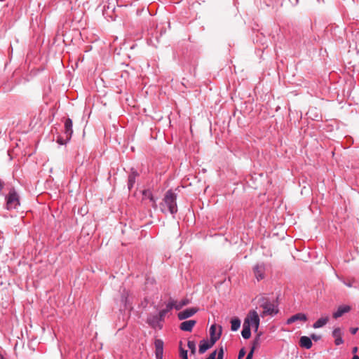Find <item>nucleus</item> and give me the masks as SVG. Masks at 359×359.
Returning a JSON list of instances; mask_svg holds the SVG:
<instances>
[{
  "mask_svg": "<svg viewBox=\"0 0 359 359\" xmlns=\"http://www.w3.org/2000/svg\"><path fill=\"white\" fill-rule=\"evenodd\" d=\"M183 359H188V358H183Z\"/></svg>",
  "mask_w": 359,
  "mask_h": 359,
  "instance_id": "nucleus-33",
  "label": "nucleus"
},
{
  "mask_svg": "<svg viewBox=\"0 0 359 359\" xmlns=\"http://www.w3.org/2000/svg\"><path fill=\"white\" fill-rule=\"evenodd\" d=\"M300 346H302V347H304L306 348H310L312 346V342H311V340L309 337H302L300 338Z\"/></svg>",
  "mask_w": 359,
  "mask_h": 359,
  "instance_id": "nucleus-14",
  "label": "nucleus"
},
{
  "mask_svg": "<svg viewBox=\"0 0 359 359\" xmlns=\"http://www.w3.org/2000/svg\"><path fill=\"white\" fill-rule=\"evenodd\" d=\"M65 133L67 138H70L72 133V122L70 119H67L65 122Z\"/></svg>",
  "mask_w": 359,
  "mask_h": 359,
  "instance_id": "nucleus-17",
  "label": "nucleus"
},
{
  "mask_svg": "<svg viewBox=\"0 0 359 359\" xmlns=\"http://www.w3.org/2000/svg\"><path fill=\"white\" fill-rule=\"evenodd\" d=\"M168 311L164 309L161 311L158 316H154L148 319L149 323L154 327H161V321L162 320L163 316Z\"/></svg>",
  "mask_w": 359,
  "mask_h": 359,
  "instance_id": "nucleus-5",
  "label": "nucleus"
},
{
  "mask_svg": "<svg viewBox=\"0 0 359 359\" xmlns=\"http://www.w3.org/2000/svg\"><path fill=\"white\" fill-rule=\"evenodd\" d=\"M261 335H262L261 332L258 333L257 337L254 339V341L252 342V348L253 349H255V348H257L259 346V338H260Z\"/></svg>",
  "mask_w": 359,
  "mask_h": 359,
  "instance_id": "nucleus-20",
  "label": "nucleus"
},
{
  "mask_svg": "<svg viewBox=\"0 0 359 359\" xmlns=\"http://www.w3.org/2000/svg\"><path fill=\"white\" fill-rule=\"evenodd\" d=\"M189 304V300L185 299L181 301H172L167 305V310L169 311L170 309L175 308L177 310L182 309L184 306Z\"/></svg>",
  "mask_w": 359,
  "mask_h": 359,
  "instance_id": "nucleus-7",
  "label": "nucleus"
},
{
  "mask_svg": "<svg viewBox=\"0 0 359 359\" xmlns=\"http://www.w3.org/2000/svg\"><path fill=\"white\" fill-rule=\"evenodd\" d=\"M218 351L212 352L207 359H217Z\"/></svg>",
  "mask_w": 359,
  "mask_h": 359,
  "instance_id": "nucleus-24",
  "label": "nucleus"
},
{
  "mask_svg": "<svg viewBox=\"0 0 359 359\" xmlns=\"http://www.w3.org/2000/svg\"><path fill=\"white\" fill-rule=\"evenodd\" d=\"M58 142H59L60 144H65V142H64L61 139L58 140Z\"/></svg>",
  "mask_w": 359,
  "mask_h": 359,
  "instance_id": "nucleus-31",
  "label": "nucleus"
},
{
  "mask_svg": "<svg viewBox=\"0 0 359 359\" xmlns=\"http://www.w3.org/2000/svg\"><path fill=\"white\" fill-rule=\"evenodd\" d=\"M210 341L212 343H215L216 341L219 338L221 334V327L216 325H212L210 330Z\"/></svg>",
  "mask_w": 359,
  "mask_h": 359,
  "instance_id": "nucleus-8",
  "label": "nucleus"
},
{
  "mask_svg": "<svg viewBox=\"0 0 359 359\" xmlns=\"http://www.w3.org/2000/svg\"><path fill=\"white\" fill-rule=\"evenodd\" d=\"M351 310V306L348 305H342L338 307L337 311L333 313V317L334 318H338L341 317L346 313H348Z\"/></svg>",
  "mask_w": 359,
  "mask_h": 359,
  "instance_id": "nucleus-11",
  "label": "nucleus"
},
{
  "mask_svg": "<svg viewBox=\"0 0 359 359\" xmlns=\"http://www.w3.org/2000/svg\"><path fill=\"white\" fill-rule=\"evenodd\" d=\"M196 324V321L193 320L184 321L180 325L181 330L184 331H191Z\"/></svg>",
  "mask_w": 359,
  "mask_h": 359,
  "instance_id": "nucleus-12",
  "label": "nucleus"
},
{
  "mask_svg": "<svg viewBox=\"0 0 359 359\" xmlns=\"http://www.w3.org/2000/svg\"><path fill=\"white\" fill-rule=\"evenodd\" d=\"M344 334L343 330L340 327H336L332 332V337L334 339V344L337 346L342 344L344 341L342 339V336Z\"/></svg>",
  "mask_w": 359,
  "mask_h": 359,
  "instance_id": "nucleus-9",
  "label": "nucleus"
},
{
  "mask_svg": "<svg viewBox=\"0 0 359 359\" xmlns=\"http://www.w3.org/2000/svg\"><path fill=\"white\" fill-rule=\"evenodd\" d=\"M188 347L190 349L192 354H194L196 351V344L194 341H188Z\"/></svg>",
  "mask_w": 359,
  "mask_h": 359,
  "instance_id": "nucleus-22",
  "label": "nucleus"
},
{
  "mask_svg": "<svg viewBox=\"0 0 359 359\" xmlns=\"http://www.w3.org/2000/svg\"><path fill=\"white\" fill-rule=\"evenodd\" d=\"M312 339L315 341H318L319 339H320V336H318V335H316V334H313L311 336Z\"/></svg>",
  "mask_w": 359,
  "mask_h": 359,
  "instance_id": "nucleus-28",
  "label": "nucleus"
},
{
  "mask_svg": "<svg viewBox=\"0 0 359 359\" xmlns=\"http://www.w3.org/2000/svg\"><path fill=\"white\" fill-rule=\"evenodd\" d=\"M254 351H255V349H253V348H251V351H250V352L248 353V356H247L246 359H252V355H253Z\"/></svg>",
  "mask_w": 359,
  "mask_h": 359,
  "instance_id": "nucleus-27",
  "label": "nucleus"
},
{
  "mask_svg": "<svg viewBox=\"0 0 359 359\" xmlns=\"http://www.w3.org/2000/svg\"><path fill=\"white\" fill-rule=\"evenodd\" d=\"M163 341L156 339L154 341L155 356L156 359H163Z\"/></svg>",
  "mask_w": 359,
  "mask_h": 359,
  "instance_id": "nucleus-6",
  "label": "nucleus"
},
{
  "mask_svg": "<svg viewBox=\"0 0 359 359\" xmlns=\"http://www.w3.org/2000/svg\"><path fill=\"white\" fill-rule=\"evenodd\" d=\"M19 205L18 196L14 190H11L6 198V206L8 209L16 208Z\"/></svg>",
  "mask_w": 359,
  "mask_h": 359,
  "instance_id": "nucleus-4",
  "label": "nucleus"
},
{
  "mask_svg": "<svg viewBox=\"0 0 359 359\" xmlns=\"http://www.w3.org/2000/svg\"><path fill=\"white\" fill-rule=\"evenodd\" d=\"M180 355L182 358V359L188 358L187 351L182 348V342L180 343Z\"/></svg>",
  "mask_w": 359,
  "mask_h": 359,
  "instance_id": "nucleus-21",
  "label": "nucleus"
},
{
  "mask_svg": "<svg viewBox=\"0 0 359 359\" xmlns=\"http://www.w3.org/2000/svg\"><path fill=\"white\" fill-rule=\"evenodd\" d=\"M254 273L257 280L262 279L263 278L264 267L262 266H257L254 269Z\"/></svg>",
  "mask_w": 359,
  "mask_h": 359,
  "instance_id": "nucleus-19",
  "label": "nucleus"
},
{
  "mask_svg": "<svg viewBox=\"0 0 359 359\" xmlns=\"http://www.w3.org/2000/svg\"><path fill=\"white\" fill-rule=\"evenodd\" d=\"M215 343H212V341H201L200 346H199V351L200 353H203L205 351H207L208 348H210Z\"/></svg>",
  "mask_w": 359,
  "mask_h": 359,
  "instance_id": "nucleus-15",
  "label": "nucleus"
},
{
  "mask_svg": "<svg viewBox=\"0 0 359 359\" xmlns=\"http://www.w3.org/2000/svg\"><path fill=\"white\" fill-rule=\"evenodd\" d=\"M241 326V320L238 318H233L231 320V329L232 331H237Z\"/></svg>",
  "mask_w": 359,
  "mask_h": 359,
  "instance_id": "nucleus-18",
  "label": "nucleus"
},
{
  "mask_svg": "<svg viewBox=\"0 0 359 359\" xmlns=\"http://www.w3.org/2000/svg\"><path fill=\"white\" fill-rule=\"evenodd\" d=\"M260 307L262 308V316L267 315H273L276 313L278 310L276 309L274 304L269 302L267 299H263L260 303Z\"/></svg>",
  "mask_w": 359,
  "mask_h": 359,
  "instance_id": "nucleus-3",
  "label": "nucleus"
},
{
  "mask_svg": "<svg viewBox=\"0 0 359 359\" xmlns=\"http://www.w3.org/2000/svg\"><path fill=\"white\" fill-rule=\"evenodd\" d=\"M135 182L134 177L133 176H130L129 181H128V188L131 189V187L133 186V184Z\"/></svg>",
  "mask_w": 359,
  "mask_h": 359,
  "instance_id": "nucleus-25",
  "label": "nucleus"
},
{
  "mask_svg": "<svg viewBox=\"0 0 359 359\" xmlns=\"http://www.w3.org/2000/svg\"><path fill=\"white\" fill-rule=\"evenodd\" d=\"M144 195L145 196H147L148 195V196H149V197H150L151 201H154L153 197H152V196H150V194H149V193L148 191H144Z\"/></svg>",
  "mask_w": 359,
  "mask_h": 359,
  "instance_id": "nucleus-29",
  "label": "nucleus"
},
{
  "mask_svg": "<svg viewBox=\"0 0 359 359\" xmlns=\"http://www.w3.org/2000/svg\"><path fill=\"white\" fill-rule=\"evenodd\" d=\"M165 208H168L171 214L177 212V205L175 203V196L173 193L168 191L164 198V202L161 205V210L165 211Z\"/></svg>",
  "mask_w": 359,
  "mask_h": 359,
  "instance_id": "nucleus-2",
  "label": "nucleus"
},
{
  "mask_svg": "<svg viewBox=\"0 0 359 359\" xmlns=\"http://www.w3.org/2000/svg\"><path fill=\"white\" fill-rule=\"evenodd\" d=\"M197 311L198 309L194 308L186 309L178 313V318L180 320L188 318L192 316L194 314H195L197 312Z\"/></svg>",
  "mask_w": 359,
  "mask_h": 359,
  "instance_id": "nucleus-10",
  "label": "nucleus"
},
{
  "mask_svg": "<svg viewBox=\"0 0 359 359\" xmlns=\"http://www.w3.org/2000/svg\"><path fill=\"white\" fill-rule=\"evenodd\" d=\"M329 318L327 316L326 317H322L319 318L314 324L313 327L314 328H320L324 326L327 322H328Z\"/></svg>",
  "mask_w": 359,
  "mask_h": 359,
  "instance_id": "nucleus-16",
  "label": "nucleus"
},
{
  "mask_svg": "<svg viewBox=\"0 0 359 359\" xmlns=\"http://www.w3.org/2000/svg\"><path fill=\"white\" fill-rule=\"evenodd\" d=\"M223 356H224V349H223L222 347H221L218 350V353H217V359H223Z\"/></svg>",
  "mask_w": 359,
  "mask_h": 359,
  "instance_id": "nucleus-23",
  "label": "nucleus"
},
{
  "mask_svg": "<svg viewBox=\"0 0 359 359\" xmlns=\"http://www.w3.org/2000/svg\"><path fill=\"white\" fill-rule=\"evenodd\" d=\"M307 319L306 315L303 314V313H297L294 316H292V317H290L288 320H287V323L288 324H291L297 320H302V321H306Z\"/></svg>",
  "mask_w": 359,
  "mask_h": 359,
  "instance_id": "nucleus-13",
  "label": "nucleus"
},
{
  "mask_svg": "<svg viewBox=\"0 0 359 359\" xmlns=\"http://www.w3.org/2000/svg\"><path fill=\"white\" fill-rule=\"evenodd\" d=\"M352 359H359V358L358 356H355Z\"/></svg>",
  "mask_w": 359,
  "mask_h": 359,
  "instance_id": "nucleus-32",
  "label": "nucleus"
},
{
  "mask_svg": "<svg viewBox=\"0 0 359 359\" xmlns=\"http://www.w3.org/2000/svg\"><path fill=\"white\" fill-rule=\"evenodd\" d=\"M357 330H358V328H351V332L354 334L356 333Z\"/></svg>",
  "mask_w": 359,
  "mask_h": 359,
  "instance_id": "nucleus-30",
  "label": "nucleus"
},
{
  "mask_svg": "<svg viewBox=\"0 0 359 359\" xmlns=\"http://www.w3.org/2000/svg\"><path fill=\"white\" fill-rule=\"evenodd\" d=\"M245 354V351L244 349H241L238 354V359H241L243 357H244Z\"/></svg>",
  "mask_w": 359,
  "mask_h": 359,
  "instance_id": "nucleus-26",
  "label": "nucleus"
},
{
  "mask_svg": "<svg viewBox=\"0 0 359 359\" xmlns=\"http://www.w3.org/2000/svg\"><path fill=\"white\" fill-rule=\"evenodd\" d=\"M259 316L257 312L255 310L250 311L243 322V330L241 332L242 337L244 339H249L251 336V329L257 332L259 326Z\"/></svg>",
  "mask_w": 359,
  "mask_h": 359,
  "instance_id": "nucleus-1",
  "label": "nucleus"
}]
</instances>
